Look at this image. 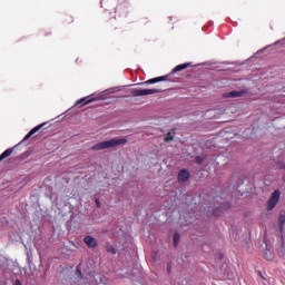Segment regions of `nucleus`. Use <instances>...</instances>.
<instances>
[{"instance_id": "f257e3e1", "label": "nucleus", "mask_w": 285, "mask_h": 285, "mask_svg": "<svg viewBox=\"0 0 285 285\" xmlns=\"http://www.w3.org/2000/svg\"><path fill=\"white\" fill-rule=\"evenodd\" d=\"M125 144H128V140L126 138H114L110 140H105L101 142H98L94 145V150H106L108 148H115L116 146H124Z\"/></svg>"}, {"instance_id": "f03ea898", "label": "nucleus", "mask_w": 285, "mask_h": 285, "mask_svg": "<svg viewBox=\"0 0 285 285\" xmlns=\"http://www.w3.org/2000/svg\"><path fill=\"white\" fill-rule=\"evenodd\" d=\"M281 196H282V193L279 191V189L274 190V193L272 194V196L267 203L268 210H273V208H275L277 206V204L279 203Z\"/></svg>"}, {"instance_id": "7ed1b4c3", "label": "nucleus", "mask_w": 285, "mask_h": 285, "mask_svg": "<svg viewBox=\"0 0 285 285\" xmlns=\"http://www.w3.org/2000/svg\"><path fill=\"white\" fill-rule=\"evenodd\" d=\"M131 95L134 97H146L148 95H156L159 92L158 89H131Z\"/></svg>"}, {"instance_id": "20e7f679", "label": "nucleus", "mask_w": 285, "mask_h": 285, "mask_svg": "<svg viewBox=\"0 0 285 285\" xmlns=\"http://www.w3.org/2000/svg\"><path fill=\"white\" fill-rule=\"evenodd\" d=\"M97 99H104V95L100 94L97 97L88 96V97L81 98L76 102V106H86L88 104H92V101H97Z\"/></svg>"}, {"instance_id": "39448f33", "label": "nucleus", "mask_w": 285, "mask_h": 285, "mask_svg": "<svg viewBox=\"0 0 285 285\" xmlns=\"http://www.w3.org/2000/svg\"><path fill=\"white\" fill-rule=\"evenodd\" d=\"M188 177H190V174L186 169L180 170L178 174V180L180 181H188Z\"/></svg>"}, {"instance_id": "423d86ee", "label": "nucleus", "mask_w": 285, "mask_h": 285, "mask_svg": "<svg viewBox=\"0 0 285 285\" xmlns=\"http://www.w3.org/2000/svg\"><path fill=\"white\" fill-rule=\"evenodd\" d=\"M42 126H46V124L38 125L33 129H31L30 132L24 137V140L30 139L32 137V135L39 132V130H41Z\"/></svg>"}, {"instance_id": "0eeeda50", "label": "nucleus", "mask_w": 285, "mask_h": 285, "mask_svg": "<svg viewBox=\"0 0 285 285\" xmlns=\"http://www.w3.org/2000/svg\"><path fill=\"white\" fill-rule=\"evenodd\" d=\"M85 243L89 248H95V246H97V240L91 236L85 237Z\"/></svg>"}, {"instance_id": "6e6552de", "label": "nucleus", "mask_w": 285, "mask_h": 285, "mask_svg": "<svg viewBox=\"0 0 285 285\" xmlns=\"http://www.w3.org/2000/svg\"><path fill=\"white\" fill-rule=\"evenodd\" d=\"M190 66V63H183V65H178L173 69V72H179L181 70H186V68H188Z\"/></svg>"}, {"instance_id": "1a4fd4ad", "label": "nucleus", "mask_w": 285, "mask_h": 285, "mask_svg": "<svg viewBox=\"0 0 285 285\" xmlns=\"http://www.w3.org/2000/svg\"><path fill=\"white\" fill-rule=\"evenodd\" d=\"M158 81H166V76L149 79L145 83H158Z\"/></svg>"}, {"instance_id": "9d476101", "label": "nucleus", "mask_w": 285, "mask_h": 285, "mask_svg": "<svg viewBox=\"0 0 285 285\" xmlns=\"http://www.w3.org/2000/svg\"><path fill=\"white\" fill-rule=\"evenodd\" d=\"M12 155V149H7L0 155V161H3V159H7V157H10Z\"/></svg>"}, {"instance_id": "9b49d317", "label": "nucleus", "mask_w": 285, "mask_h": 285, "mask_svg": "<svg viewBox=\"0 0 285 285\" xmlns=\"http://www.w3.org/2000/svg\"><path fill=\"white\" fill-rule=\"evenodd\" d=\"M274 258H275V254L271 249H267L265 252V259L271 262V259H274Z\"/></svg>"}, {"instance_id": "f8f14e48", "label": "nucleus", "mask_w": 285, "mask_h": 285, "mask_svg": "<svg viewBox=\"0 0 285 285\" xmlns=\"http://www.w3.org/2000/svg\"><path fill=\"white\" fill-rule=\"evenodd\" d=\"M279 257H285V244L283 243L278 249Z\"/></svg>"}, {"instance_id": "ddd939ff", "label": "nucleus", "mask_w": 285, "mask_h": 285, "mask_svg": "<svg viewBox=\"0 0 285 285\" xmlns=\"http://www.w3.org/2000/svg\"><path fill=\"white\" fill-rule=\"evenodd\" d=\"M227 97H242V91H232L227 94Z\"/></svg>"}, {"instance_id": "4468645a", "label": "nucleus", "mask_w": 285, "mask_h": 285, "mask_svg": "<svg viewBox=\"0 0 285 285\" xmlns=\"http://www.w3.org/2000/svg\"><path fill=\"white\" fill-rule=\"evenodd\" d=\"M174 244L177 246L179 244V234L174 235Z\"/></svg>"}, {"instance_id": "2eb2a0df", "label": "nucleus", "mask_w": 285, "mask_h": 285, "mask_svg": "<svg viewBox=\"0 0 285 285\" xmlns=\"http://www.w3.org/2000/svg\"><path fill=\"white\" fill-rule=\"evenodd\" d=\"M279 224H281V226H284V224H285V215H281L279 216Z\"/></svg>"}, {"instance_id": "dca6fc26", "label": "nucleus", "mask_w": 285, "mask_h": 285, "mask_svg": "<svg viewBox=\"0 0 285 285\" xmlns=\"http://www.w3.org/2000/svg\"><path fill=\"white\" fill-rule=\"evenodd\" d=\"M118 277H128V273H126V274H121V273H118Z\"/></svg>"}, {"instance_id": "f3484780", "label": "nucleus", "mask_w": 285, "mask_h": 285, "mask_svg": "<svg viewBox=\"0 0 285 285\" xmlns=\"http://www.w3.org/2000/svg\"><path fill=\"white\" fill-rule=\"evenodd\" d=\"M171 139H173V137L167 136V137L165 138V141H171Z\"/></svg>"}, {"instance_id": "a211bd4d", "label": "nucleus", "mask_w": 285, "mask_h": 285, "mask_svg": "<svg viewBox=\"0 0 285 285\" xmlns=\"http://www.w3.org/2000/svg\"><path fill=\"white\" fill-rule=\"evenodd\" d=\"M108 252L115 254V248L111 247L108 249Z\"/></svg>"}, {"instance_id": "6ab92c4d", "label": "nucleus", "mask_w": 285, "mask_h": 285, "mask_svg": "<svg viewBox=\"0 0 285 285\" xmlns=\"http://www.w3.org/2000/svg\"><path fill=\"white\" fill-rule=\"evenodd\" d=\"M278 168H285L284 164L278 165Z\"/></svg>"}, {"instance_id": "aec40b11", "label": "nucleus", "mask_w": 285, "mask_h": 285, "mask_svg": "<svg viewBox=\"0 0 285 285\" xmlns=\"http://www.w3.org/2000/svg\"><path fill=\"white\" fill-rule=\"evenodd\" d=\"M77 273H78V274H80V273H81V271L79 269V267H77Z\"/></svg>"}, {"instance_id": "412c9836", "label": "nucleus", "mask_w": 285, "mask_h": 285, "mask_svg": "<svg viewBox=\"0 0 285 285\" xmlns=\"http://www.w3.org/2000/svg\"><path fill=\"white\" fill-rule=\"evenodd\" d=\"M97 206H99V200H97Z\"/></svg>"}]
</instances>
